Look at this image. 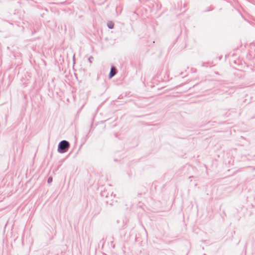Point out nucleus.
Wrapping results in <instances>:
<instances>
[{
	"label": "nucleus",
	"mask_w": 255,
	"mask_h": 255,
	"mask_svg": "<svg viewBox=\"0 0 255 255\" xmlns=\"http://www.w3.org/2000/svg\"><path fill=\"white\" fill-rule=\"evenodd\" d=\"M69 146V143L66 140H63L61 141L59 144V149L64 150L67 149Z\"/></svg>",
	"instance_id": "obj_1"
},
{
	"label": "nucleus",
	"mask_w": 255,
	"mask_h": 255,
	"mask_svg": "<svg viewBox=\"0 0 255 255\" xmlns=\"http://www.w3.org/2000/svg\"><path fill=\"white\" fill-rule=\"evenodd\" d=\"M116 74V69L114 67H112L109 74V78H111Z\"/></svg>",
	"instance_id": "obj_2"
},
{
	"label": "nucleus",
	"mask_w": 255,
	"mask_h": 255,
	"mask_svg": "<svg viewBox=\"0 0 255 255\" xmlns=\"http://www.w3.org/2000/svg\"><path fill=\"white\" fill-rule=\"evenodd\" d=\"M108 26L110 28L112 29L114 27V24L112 22H110L108 23Z\"/></svg>",
	"instance_id": "obj_3"
},
{
	"label": "nucleus",
	"mask_w": 255,
	"mask_h": 255,
	"mask_svg": "<svg viewBox=\"0 0 255 255\" xmlns=\"http://www.w3.org/2000/svg\"><path fill=\"white\" fill-rule=\"evenodd\" d=\"M52 181V178L51 177H49L48 179V182L49 183H51Z\"/></svg>",
	"instance_id": "obj_4"
}]
</instances>
